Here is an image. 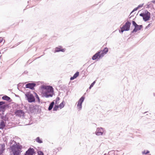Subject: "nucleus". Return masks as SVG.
<instances>
[{"mask_svg":"<svg viewBox=\"0 0 155 155\" xmlns=\"http://www.w3.org/2000/svg\"><path fill=\"white\" fill-rule=\"evenodd\" d=\"M143 4H140L138 5V6L137 7V8H141L143 6Z\"/></svg>","mask_w":155,"mask_h":155,"instance_id":"obj_37","label":"nucleus"},{"mask_svg":"<svg viewBox=\"0 0 155 155\" xmlns=\"http://www.w3.org/2000/svg\"><path fill=\"white\" fill-rule=\"evenodd\" d=\"M12 151L13 152V155H20V151L19 150H16L14 149V148L11 149Z\"/></svg>","mask_w":155,"mask_h":155,"instance_id":"obj_15","label":"nucleus"},{"mask_svg":"<svg viewBox=\"0 0 155 155\" xmlns=\"http://www.w3.org/2000/svg\"><path fill=\"white\" fill-rule=\"evenodd\" d=\"M150 13L147 10H146L144 12L143 20L145 21H147L149 20L150 18Z\"/></svg>","mask_w":155,"mask_h":155,"instance_id":"obj_5","label":"nucleus"},{"mask_svg":"<svg viewBox=\"0 0 155 155\" xmlns=\"http://www.w3.org/2000/svg\"><path fill=\"white\" fill-rule=\"evenodd\" d=\"M3 41V39L2 38H1V39H0V43H1Z\"/></svg>","mask_w":155,"mask_h":155,"instance_id":"obj_40","label":"nucleus"},{"mask_svg":"<svg viewBox=\"0 0 155 155\" xmlns=\"http://www.w3.org/2000/svg\"><path fill=\"white\" fill-rule=\"evenodd\" d=\"M4 121H6L7 120H8V117H6V115H5V116H4V117H3V118L2 119Z\"/></svg>","mask_w":155,"mask_h":155,"instance_id":"obj_28","label":"nucleus"},{"mask_svg":"<svg viewBox=\"0 0 155 155\" xmlns=\"http://www.w3.org/2000/svg\"><path fill=\"white\" fill-rule=\"evenodd\" d=\"M104 155H110L109 154H107L106 153H105Z\"/></svg>","mask_w":155,"mask_h":155,"instance_id":"obj_43","label":"nucleus"},{"mask_svg":"<svg viewBox=\"0 0 155 155\" xmlns=\"http://www.w3.org/2000/svg\"><path fill=\"white\" fill-rule=\"evenodd\" d=\"M2 99L4 100L8 101L9 102H11L12 101V99L11 98L6 95L2 97Z\"/></svg>","mask_w":155,"mask_h":155,"instance_id":"obj_20","label":"nucleus"},{"mask_svg":"<svg viewBox=\"0 0 155 155\" xmlns=\"http://www.w3.org/2000/svg\"><path fill=\"white\" fill-rule=\"evenodd\" d=\"M149 152L150 151L149 150H147L146 151L145 150H144L142 152V154L145 155L149 153Z\"/></svg>","mask_w":155,"mask_h":155,"instance_id":"obj_27","label":"nucleus"},{"mask_svg":"<svg viewBox=\"0 0 155 155\" xmlns=\"http://www.w3.org/2000/svg\"><path fill=\"white\" fill-rule=\"evenodd\" d=\"M144 12L141 13H140V16L142 17H143H143H144Z\"/></svg>","mask_w":155,"mask_h":155,"instance_id":"obj_36","label":"nucleus"},{"mask_svg":"<svg viewBox=\"0 0 155 155\" xmlns=\"http://www.w3.org/2000/svg\"><path fill=\"white\" fill-rule=\"evenodd\" d=\"M36 86V84L34 83H29L26 84L25 85V87L28 88L31 90H34V87Z\"/></svg>","mask_w":155,"mask_h":155,"instance_id":"obj_11","label":"nucleus"},{"mask_svg":"<svg viewBox=\"0 0 155 155\" xmlns=\"http://www.w3.org/2000/svg\"><path fill=\"white\" fill-rule=\"evenodd\" d=\"M41 88L45 90L43 91V97L48 98L53 96L54 93L53 88L52 86L42 85L41 86Z\"/></svg>","mask_w":155,"mask_h":155,"instance_id":"obj_1","label":"nucleus"},{"mask_svg":"<svg viewBox=\"0 0 155 155\" xmlns=\"http://www.w3.org/2000/svg\"><path fill=\"white\" fill-rule=\"evenodd\" d=\"M59 107L58 106L55 105L53 109V111H57Z\"/></svg>","mask_w":155,"mask_h":155,"instance_id":"obj_25","label":"nucleus"},{"mask_svg":"<svg viewBox=\"0 0 155 155\" xmlns=\"http://www.w3.org/2000/svg\"><path fill=\"white\" fill-rule=\"evenodd\" d=\"M151 2L155 4V0H153L151 1Z\"/></svg>","mask_w":155,"mask_h":155,"instance_id":"obj_42","label":"nucleus"},{"mask_svg":"<svg viewBox=\"0 0 155 155\" xmlns=\"http://www.w3.org/2000/svg\"><path fill=\"white\" fill-rule=\"evenodd\" d=\"M1 148H0V155H3V153L5 150V145L4 143L1 144Z\"/></svg>","mask_w":155,"mask_h":155,"instance_id":"obj_13","label":"nucleus"},{"mask_svg":"<svg viewBox=\"0 0 155 155\" xmlns=\"http://www.w3.org/2000/svg\"><path fill=\"white\" fill-rule=\"evenodd\" d=\"M5 103V102L4 101H0V106L3 105Z\"/></svg>","mask_w":155,"mask_h":155,"instance_id":"obj_35","label":"nucleus"},{"mask_svg":"<svg viewBox=\"0 0 155 155\" xmlns=\"http://www.w3.org/2000/svg\"><path fill=\"white\" fill-rule=\"evenodd\" d=\"M61 46H59V47H56L55 48V50L54 51V53L56 52H59L60 51H61L64 52V49L63 48H62Z\"/></svg>","mask_w":155,"mask_h":155,"instance_id":"obj_14","label":"nucleus"},{"mask_svg":"<svg viewBox=\"0 0 155 155\" xmlns=\"http://www.w3.org/2000/svg\"><path fill=\"white\" fill-rule=\"evenodd\" d=\"M151 2H148L146 8H150L151 9H154L153 7V4Z\"/></svg>","mask_w":155,"mask_h":155,"instance_id":"obj_19","label":"nucleus"},{"mask_svg":"<svg viewBox=\"0 0 155 155\" xmlns=\"http://www.w3.org/2000/svg\"><path fill=\"white\" fill-rule=\"evenodd\" d=\"M138 8H137V7L135 8H134V10L132 11V12H131V13H130V15L132 13H133V12H134L135 11H136L138 9Z\"/></svg>","mask_w":155,"mask_h":155,"instance_id":"obj_34","label":"nucleus"},{"mask_svg":"<svg viewBox=\"0 0 155 155\" xmlns=\"http://www.w3.org/2000/svg\"><path fill=\"white\" fill-rule=\"evenodd\" d=\"M6 107L5 105L0 106V113H2V114H4V112L5 111Z\"/></svg>","mask_w":155,"mask_h":155,"instance_id":"obj_17","label":"nucleus"},{"mask_svg":"<svg viewBox=\"0 0 155 155\" xmlns=\"http://www.w3.org/2000/svg\"><path fill=\"white\" fill-rule=\"evenodd\" d=\"M54 101H52L49 104L48 108V110H51L52 109L53 106L54 104Z\"/></svg>","mask_w":155,"mask_h":155,"instance_id":"obj_21","label":"nucleus"},{"mask_svg":"<svg viewBox=\"0 0 155 155\" xmlns=\"http://www.w3.org/2000/svg\"><path fill=\"white\" fill-rule=\"evenodd\" d=\"M1 114H0V118H1V119H2V118H3V117H4V116L2 114V113H0Z\"/></svg>","mask_w":155,"mask_h":155,"instance_id":"obj_38","label":"nucleus"},{"mask_svg":"<svg viewBox=\"0 0 155 155\" xmlns=\"http://www.w3.org/2000/svg\"><path fill=\"white\" fill-rule=\"evenodd\" d=\"M35 140L37 142L39 143H43L42 140L40 139L39 137H37L35 139Z\"/></svg>","mask_w":155,"mask_h":155,"instance_id":"obj_22","label":"nucleus"},{"mask_svg":"<svg viewBox=\"0 0 155 155\" xmlns=\"http://www.w3.org/2000/svg\"><path fill=\"white\" fill-rule=\"evenodd\" d=\"M131 16H130V17H129V18H130Z\"/></svg>","mask_w":155,"mask_h":155,"instance_id":"obj_44","label":"nucleus"},{"mask_svg":"<svg viewBox=\"0 0 155 155\" xmlns=\"http://www.w3.org/2000/svg\"><path fill=\"white\" fill-rule=\"evenodd\" d=\"M11 149L14 148V149L16 150V149H17V150H19L20 151L22 148V146L19 143L16 144V143L15 142V143L11 147Z\"/></svg>","mask_w":155,"mask_h":155,"instance_id":"obj_7","label":"nucleus"},{"mask_svg":"<svg viewBox=\"0 0 155 155\" xmlns=\"http://www.w3.org/2000/svg\"><path fill=\"white\" fill-rule=\"evenodd\" d=\"M108 50L107 48L106 47L104 48L103 50L99 51H100V53L103 54V56L105 54H106L108 51Z\"/></svg>","mask_w":155,"mask_h":155,"instance_id":"obj_18","label":"nucleus"},{"mask_svg":"<svg viewBox=\"0 0 155 155\" xmlns=\"http://www.w3.org/2000/svg\"><path fill=\"white\" fill-rule=\"evenodd\" d=\"M124 31H126L124 28H123L122 27L121 28V30H119L120 33H122Z\"/></svg>","mask_w":155,"mask_h":155,"instance_id":"obj_31","label":"nucleus"},{"mask_svg":"<svg viewBox=\"0 0 155 155\" xmlns=\"http://www.w3.org/2000/svg\"><path fill=\"white\" fill-rule=\"evenodd\" d=\"M35 97H36V98L38 99V101L39 102H40V99L39 98V96H38V95H37V94L36 93H35Z\"/></svg>","mask_w":155,"mask_h":155,"instance_id":"obj_29","label":"nucleus"},{"mask_svg":"<svg viewBox=\"0 0 155 155\" xmlns=\"http://www.w3.org/2000/svg\"><path fill=\"white\" fill-rule=\"evenodd\" d=\"M38 155H44V153L41 151H39L38 152Z\"/></svg>","mask_w":155,"mask_h":155,"instance_id":"obj_30","label":"nucleus"},{"mask_svg":"<svg viewBox=\"0 0 155 155\" xmlns=\"http://www.w3.org/2000/svg\"><path fill=\"white\" fill-rule=\"evenodd\" d=\"M5 123L3 120H1L0 122V129H3L5 126Z\"/></svg>","mask_w":155,"mask_h":155,"instance_id":"obj_16","label":"nucleus"},{"mask_svg":"<svg viewBox=\"0 0 155 155\" xmlns=\"http://www.w3.org/2000/svg\"><path fill=\"white\" fill-rule=\"evenodd\" d=\"M64 101H63L60 104L59 107H60V108L61 109L64 106Z\"/></svg>","mask_w":155,"mask_h":155,"instance_id":"obj_23","label":"nucleus"},{"mask_svg":"<svg viewBox=\"0 0 155 155\" xmlns=\"http://www.w3.org/2000/svg\"><path fill=\"white\" fill-rule=\"evenodd\" d=\"M85 97L84 96H82L79 99L78 104L77 105V107L78 108L79 110H81L82 108V103L84 101Z\"/></svg>","mask_w":155,"mask_h":155,"instance_id":"obj_6","label":"nucleus"},{"mask_svg":"<svg viewBox=\"0 0 155 155\" xmlns=\"http://www.w3.org/2000/svg\"><path fill=\"white\" fill-rule=\"evenodd\" d=\"M115 151L116 152V153H117V152H118V151L117 150L116 151L112 150V151H109V153H114V155Z\"/></svg>","mask_w":155,"mask_h":155,"instance_id":"obj_32","label":"nucleus"},{"mask_svg":"<svg viewBox=\"0 0 155 155\" xmlns=\"http://www.w3.org/2000/svg\"><path fill=\"white\" fill-rule=\"evenodd\" d=\"M35 153L34 149L30 148L26 152L24 155H33Z\"/></svg>","mask_w":155,"mask_h":155,"instance_id":"obj_12","label":"nucleus"},{"mask_svg":"<svg viewBox=\"0 0 155 155\" xmlns=\"http://www.w3.org/2000/svg\"><path fill=\"white\" fill-rule=\"evenodd\" d=\"M100 51H98L92 57V59L94 60L97 59H99L103 57V54L100 53Z\"/></svg>","mask_w":155,"mask_h":155,"instance_id":"obj_4","label":"nucleus"},{"mask_svg":"<svg viewBox=\"0 0 155 155\" xmlns=\"http://www.w3.org/2000/svg\"><path fill=\"white\" fill-rule=\"evenodd\" d=\"M75 79V78L74 76H73L70 78V80H72Z\"/></svg>","mask_w":155,"mask_h":155,"instance_id":"obj_39","label":"nucleus"},{"mask_svg":"<svg viewBox=\"0 0 155 155\" xmlns=\"http://www.w3.org/2000/svg\"><path fill=\"white\" fill-rule=\"evenodd\" d=\"M151 24H149L146 27V28L147 27H149L150 26Z\"/></svg>","mask_w":155,"mask_h":155,"instance_id":"obj_41","label":"nucleus"},{"mask_svg":"<svg viewBox=\"0 0 155 155\" xmlns=\"http://www.w3.org/2000/svg\"><path fill=\"white\" fill-rule=\"evenodd\" d=\"M15 114L16 116L21 117L24 116L25 112L22 110H17L15 112Z\"/></svg>","mask_w":155,"mask_h":155,"instance_id":"obj_9","label":"nucleus"},{"mask_svg":"<svg viewBox=\"0 0 155 155\" xmlns=\"http://www.w3.org/2000/svg\"><path fill=\"white\" fill-rule=\"evenodd\" d=\"M79 75V72L78 71L76 72L74 74L73 76L76 78Z\"/></svg>","mask_w":155,"mask_h":155,"instance_id":"obj_26","label":"nucleus"},{"mask_svg":"<svg viewBox=\"0 0 155 155\" xmlns=\"http://www.w3.org/2000/svg\"><path fill=\"white\" fill-rule=\"evenodd\" d=\"M60 100V98L59 97H57V98L56 99L55 101V104H57L58 103V102Z\"/></svg>","mask_w":155,"mask_h":155,"instance_id":"obj_33","label":"nucleus"},{"mask_svg":"<svg viewBox=\"0 0 155 155\" xmlns=\"http://www.w3.org/2000/svg\"><path fill=\"white\" fill-rule=\"evenodd\" d=\"M26 97L29 102L31 103L35 102V99L33 95L32 94L26 93L25 94Z\"/></svg>","mask_w":155,"mask_h":155,"instance_id":"obj_3","label":"nucleus"},{"mask_svg":"<svg viewBox=\"0 0 155 155\" xmlns=\"http://www.w3.org/2000/svg\"><path fill=\"white\" fill-rule=\"evenodd\" d=\"M131 24V22L129 21H127L122 26V28H124L126 31H128L130 29Z\"/></svg>","mask_w":155,"mask_h":155,"instance_id":"obj_10","label":"nucleus"},{"mask_svg":"<svg viewBox=\"0 0 155 155\" xmlns=\"http://www.w3.org/2000/svg\"><path fill=\"white\" fill-rule=\"evenodd\" d=\"M96 80H95L91 84L89 88V89H91V88L94 86V85L96 83Z\"/></svg>","mask_w":155,"mask_h":155,"instance_id":"obj_24","label":"nucleus"},{"mask_svg":"<svg viewBox=\"0 0 155 155\" xmlns=\"http://www.w3.org/2000/svg\"><path fill=\"white\" fill-rule=\"evenodd\" d=\"M132 24L134 26V28L131 32V34L137 32L138 31L140 30L143 28L142 25H138L134 21H132Z\"/></svg>","mask_w":155,"mask_h":155,"instance_id":"obj_2","label":"nucleus"},{"mask_svg":"<svg viewBox=\"0 0 155 155\" xmlns=\"http://www.w3.org/2000/svg\"><path fill=\"white\" fill-rule=\"evenodd\" d=\"M104 132V129L102 128H97L96 131L95 132V134L97 136L102 135Z\"/></svg>","mask_w":155,"mask_h":155,"instance_id":"obj_8","label":"nucleus"}]
</instances>
